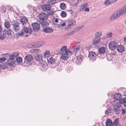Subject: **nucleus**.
<instances>
[{
    "label": "nucleus",
    "instance_id": "f257e3e1",
    "mask_svg": "<svg viewBox=\"0 0 126 126\" xmlns=\"http://www.w3.org/2000/svg\"><path fill=\"white\" fill-rule=\"evenodd\" d=\"M67 48L66 46H63L61 48L60 50V53L62 54L61 59L64 61L67 60L69 56L72 55L71 51Z\"/></svg>",
    "mask_w": 126,
    "mask_h": 126
},
{
    "label": "nucleus",
    "instance_id": "f03ea898",
    "mask_svg": "<svg viewBox=\"0 0 126 126\" xmlns=\"http://www.w3.org/2000/svg\"><path fill=\"white\" fill-rule=\"evenodd\" d=\"M118 45L116 41H111L109 45V49L111 50H113L117 48Z\"/></svg>",
    "mask_w": 126,
    "mask_h": 126
},
{
    "label": "nucleus",
    "instance_id": "7ed1b4c3",
    "mask_svg": "<svg viewBox=\"0 0 126 126\" xmlns=\"http://www.w3.org/2000/svg\"><path fill=\"white\" fill-rule=\"evenodd\" d=\"M121 107V104L117 103L113 106V111L115 113L118 114L120 113V108Z\"/></svg>",
    "mask_w": 126,
    "mask_h": 126
},
{
    "label": "nucleus",
    "instance_id": "20e7f679",
    "mask_svg": "<svg viewBox=\"0 0 126 126\" xmlns=\"http://www.w3.org/2000/svg\"><path fill=\"white\" fill-rule=\"evenodd\" d=\"M88 57L90 60L94 61L96 59V55L94 52L91 51L89 53Z\"/></svg>",
    "mask_w": 126,
    "mask_h": 126
},
{
    "label": "nucleus",
    "instance_id": "39448f33",
    "mask_svg": "<svg viewBox=\"0 0 126 126\" xmlns=\"http://www.w3.org/2000/svg\"><path fill=\"white\" fill-rule=\"evenodd\" d=\"M101 40L100 38L95 37L93 39V45L95 46L96 48L98 47L99 46L97 45L100 42Z\"/></svg>",
    "mask_w": 126,
    "mask_h": 126
},
{
    "label": "nucleus",
    "instance_id": "423d86ee",
    "mask_svg": "<svg viewBox=\"0 0 126 126\" xmlns=\"http://www.w3.org/2000/svg\"><path fill=\"white\" fill-rule=\"evenodd\" d=\"M122 14H120L119 13V11L118 13H115L113 14L111 16L110 19V20H113L115 19L118 17L120 16Z\"/></svg>",
    "mask_w": 126,
    "mask_h": 126
},
{
    "label": "nucleus",
    "instance_id": "0eeeda50",
    "mask_svg": "<svg viewBox=\"0 0 126 126\" xmlns=\"http://www.w3.org/2000/svg\"><path fill=\"white\" fill-rule=\"evenodd\" d=\"M116 48L118 51L119 53H122L125 51L124 47L121 45H118Z\"/></svg>",
    "mask_w": 126,
    "mask_h": 126
},
{
    "label": "nucleus",
    "instance_id": "6e6552de",
    "mask_svg": "<svg viewBox=\"0 0 126 126\" xmlns=\"http://www.w3.org/2000/svg\"><path fill=\"white\" fill-rule=\"evenodd\" d=\"M32 26L34 31H37L40 28L39 24L36 22L32 23Z\"/></svg>",
    "mask_w": 126,
    "mask_h": 126
},
{
    "label": "nucleus",
    "instance_id": "1a4fd4ad",
    "mask_svg": "<svg viewBox=\"0 0 126 126\" xmlns=\"http://www.w3.org/2000/svg\"><path fill=\"white\" fill-rule=\"evenodd\" d=\"M41 46L40 43H36L29 45V47L31 48L38 47Z\"/></svg>",
    "mask_w": 126,
    "mask_h": 126
},
{
    "label": "nucleus",
    "instance_id": "9d476101",
    "mask_svg": "<svg viewBox=\"0 0 126 126\" xmlns=\"http://www.w3.org/2000/svg\"><path fill=\"white\" fill-rule=\"evenodd\" d=\"M19 24L18 22L14 23L13 24V29L14 31L16 32L19 30L20 28L19 26Z\"/></svg>",
    "mask_w": 126,
    "mask_h": 126
},
{
    "label": "nucleus",
    "instance_id": "9b49d317",
    "mask_svg": "<svg viewBox=\"0 0 126 126\" xmlns=\"http://www.w3.org/2000/svg\"><path fill=\"white\" fill-rule=\"evenodd\" d=\"M51 8L50 6L48 4L44 5L43 6L42 8L44 11H50Z\"/></svg>",
    "mask_w": 126,
    "mask_h": 126
},
{
    "label": "nucleus",
    "instance_id": "f8f14e48",
    "mask_svg": "<svg viewBox=\"0 0 126 126\" xmlns=\"http://www.w3.org/2000/svg\"><path fill=\"white\" fill-rule=\"evenodd\" d=\"M32 59V57L31 55H27L25 57V60L26 62H30L31 61Z\"/></svg>",
    "mask_w": 126,
    "mask_h": 126
},
{
    "label": "nucleus",
    "instance_id": "ddd939ff",
    "mask_svg": "<svg viewBox=\"0 0 126 126\" xmlns=\"http://www.w3.org/2000/svg\"><path fill=\"white\" fill-rule=\"evenodd\" d=\"M39 16L40 19L42 20H44L47 19V16L46 14L44 13H42L39 15Z\"/></svg>",
    "mask_w": 126,
    "mask_h": 126
},
{
    "label": "nucleus",
    "instance_id": "4468645a",
    "mask_svg": "<svg viewBox=\"0 0 126 126\" xmlns=\"http://www.w3.org/2000/svg\"><path fill=\"white\" fill-rule=\"evenodd\" d=\"M48 63L50 65L51 64L53 65L55 62V59L51 57L47 60Z\"/></svg>",
    "mask_w": 126,
    "mask_h": 126
},
{
    "label": "nucleus",
    "instance_id": "2eb2a0df",
    "mask_svg": "<svg viewBox=\"0 0 126 126\" xmlns=\"http://www.w3.org/2000/svg\"><path fill=\"white\" fill-rule=\"evenodd\" d=\"M4 32L6 34L9 35H11L12 34L13 32L10 29H5L4 30Z\"/></svg>",
    "mask_w": 126,
    "mask_h": 126
},
{
    "label": "nucleus",
    "instance_id": "dca6fc26",
    "mask_svg": "<svg viewBox=\"0 0 126 126\" xmlns=\"http://www.w3.org/2000/svg\"><path fill=\"white\" fill-rule=\"evenodd\" d=\"M122 95L120 94H114V98L116 100L120 101Z\"/></svg>",
    "mask_w": 126,
    "mask_h": 126
},
{
    "label": "nucleus",
    "instance_id": "f3484780",
    "mask_svg": "<svg viewBox=\"0 0 126 126\" xmlns=\"http://www.w3.org/2000/svg\"><path fill=\"white\" fill-rule=\"evenodd\" d=\"M23 31L26 33L31 34L32 33V30L29 28H28L26 27H24L23 28Z\"/></svg>",
    "mask_w": 126,
    "mask_h": 126
},
{
    "label": "nucleus",
    "instance_id": "a211bd4d",
    "mask_svg": "<svg viewBox=\"0 0 126 126\" xmlns=\"http://www.w3.org/2000/svg\"><path fill=\"white\" fill-rule=\"evenodd\" d=\"M106 48L105 47H102L100 48L98 50V52L100 54H104L105 52Z\"/></svg>",
    "mask_w": 126,
    "mask_h": 126
},
{
    "label": "nucleus",
    "instance_id": "6ab92c4d",
    "mask_svg": "<svg viewBox=\"0 0 126 126\" xmlns=\"http://www.w3.org/2000/svg\"><path fill=\"white\" fill-rule=\"evenodd\" d=\"M43 31L46 33H51L53 32V30L51 28H45L43 29Z\"/></svg>",
    "mask_w": 126,
    "mask_h": 126
},
{
    "label": "nucleus",
    "instance_id": "aec40b11",
    "mask_svg": "<svg viewBox=\"0 0 126 126\" xmlns=\"http://www.w3.org/2000/svg\"><path fill=\"white\" fill-rule=\"evenodd\" d=\"M105 124L106 126H111L112 122L110 119H108L106 121Z\"/></svg>",
    "mask_w": 126,
    "mask_h": 126
},
{
    "label": "nucleus",
    "instance_id": "412c9836",
    "mask_svg": "<svg viewBox=\"0 0 126 126\" xmlns=\"http://www.w3.org/2000/svg\"><path fill=\"white\" fill-rule=\"evenodd\" d=\"M119 13L123 15L126 13V5L119 10Z\"/></svg>",
    "mask_w": 126,
    "mask_h": 126
},
{
    "label": "nucleus",
    "instance_id": "4be33fe9",
    "mask_svg": "<svg viewBox=\"0 0 126 126\" xmlns=\"http://www.w3.org/2000/svg\"><path fill=\"white\" fill-rule=\"evenodd\" d=\"M20 21L23 25L26 24L28 22L27 19L25 17H22Z\"/></svg>",
    "mask_w": 126,
    "mask_h": 126
},
{
    "label": "nucleus",
    "instance_id": "5701e85b",
    "mask_svg": "<svg viewBox=\"0 0 126 126\" xmlns=\"http://www.w3.org/2000/svg\"><path fill=\"white\" fill-rule=\"evenodd\" d=\"M42 56L40 54L36 55L35 57V60L37 61H40L42 60Z\"/></svg>",
    "mask_w": 126,
    "mask_h": 126
},
{
    "label": "nucleus",
    "instance_id": "b1692460",
    "mask_svg": "<svg viewBox=\"0 0 126 126\" xmlns=\"http://www.w3.org/2000/svg\"><path fill=\"white\" fill-rule=\"evenodd\" d=\"M8 65V63H1V64H0V68L4 69L7 67Z\"/></svg>",
    "mask_w": 126,
    "mask_h": 126
},
{
    "label": "nucleus",
    "instance_id": "393cba45",
    "mask_svg": "<svg viewBox=\"0 0 126 126\" xmlns=\"http://www.w3.org/2000/svg\"><path fill=\"white\" fill-rule=\"evenodd\" d=\"M40 23L43 26H48V24L47 22L44 20H41L40 21Z\"/></svg>",
    "mask_w": 126,
    "mask_h": 126
},
{
    "label": "nucleus",
    "instance_id": "a878e982",
    "mask_svg": "<svg viewBox=\"0 0 126 126\" xmlns=\"http://www.w3.org/2000/svg\"><path fill=\"white\" fill-rule=\"evenodd\" d=\"M119 119L117 118L114 121L111 126H116L118 124Z\"/></svg>",
    "mask_w": 126,
    "mask_h": 126
},
{
    "label": "nucleus",
    "instance_id": "bb28decb",
    "mask_svg": "<svg viewBox=\"0 0 126 126\" xmlns=\"http://www.w3.org/2000/svg\"><path fill=\"white\" fill-rule=\"evenodd\" d=\"M102 32L101 31L97 32L95 33V37L100 38V36L102 35Z\"/></svg>",
    "mask_w": 126,
    "mask_h": 126
},
{
    "label": "nucleus",
    "instance_id": "cd10ccee",
    "mask_svg": "<svg viewBox=\"0 0 126 126\" xmlns=\"http://www.w3.org/2000/svg\"><path fill=\"white\" fill-rule=\"evenodd\" d=\"M4 25L6 29H9L11 26V24L9 22L6 21Z\"/></svg>",
    "mask_w": 126,
    "mask_h": 126
},
{
    "label": "nucleus",
    "instance_id": "c85d7f7f",
    "mask_svg": "<svg viewBox=\"0 0 126 126\" xmlns=\"http://www.w3.org/2000/svg\"><path fill=\"white\" fill-rule=\"evenodd\" d=\"M16 61L18 64H19L22 63V60L21 57H19L16 58Z\"/></svg>",
    "mask_w": 126,
    "mask_h": 126
},
{
    "label": "nucleus",
    "instance_id": "c756f323",
    "mask_svg": "<svg viewBox=\"0 0 126 126\" xmlns=\"http://www.w3.org/2000/svg\"><path fill=\"white\" fill-rule=\"evenodd\" d=\"M82 58L83 57L82 56L79 55L77 56L76 57L77 60L80 63L81 61Z\"/></svg>",
    "mask_w": 126,
    "mask_h": 126
},
{
    "label": "nucleus",
    "instance_id": "7c9ffc66",
    "mask_svg": "<svg viewBox=\"0 0 126 126\" xmlns=\"http://www.w3.org/2000/svg\"><path fill=\"white\" fill-rule=\"evenodd\" d=\"M8 64L9 66H12L15 63L14 60H8Z\"/></svg>",
    "mask_w": 126,
    "mask_h": 126
},
{
    "label": "nucleus",
    "instance_id": "2f4dec72",
    "mask_svg": "<svg viewBox=\"0 0 126 126\" xmlns=\"http://www.w3.org/2000/svg\"><path fill=\"white\" fill-rule=\"evenodd\" d=\"M60 8L63 10L65 9L66 8V4L64 3H62L60 4Z\"/></svg>",
    "mask_w": 126,
    "mask_h": 126
},
{
    "label": "nucleus",
    "instance_id": "473e14b6",
    "mask_svg": "<svg viewBox=\"0 0 126 126\" xmlns=\"http://www.w3.org/2000/svg\"><path fill=\"white\" fill-rule=\"evenodd\" d=\"M74 51L73 52V53L74 54H76L77 52H79L80 49L79 47H77V48H74Z\"/></svg>",
    "mask_w": 126,
    "mask_h": 126
},
{
    "label": "nucleus",
    "instance_id": "72a5a7b5",
    "mask_svg": "<svg viewBox=\"0 0 126 126\" xmlns=\"http://www.w3.org/2000/svg\"><path fill=\"white\" fill-rule=\"evenodd\" d=\"M48 4L50 5H52L56 3V2L54 0H48L47 1Z\"/></svg>",
    "mask_w": 126,
    "mask_h": 126
},
{
    "label": "nucleus",
    "instance_id": "f704fd0d",
    "mask_svg": "<svg viewBox=\"0 0 126 126\" xmlns=\"http://www.w3.org/2000/svg\"><path fill=\"white\" fill-rule=\"evenodd\" d=\"M68 23L69 24H70L71 25V26L72 27L74 26L76 24V21L73 20L70 21Z\"/></svg>",
    "mask_w": 126,
    "mask_h": 126
},
{
    "label": "nucleus",
    "instance_id": "c9c22d12",
    "mask_svg": "<svg viewBox=\"0 0 126 126\" xmlns=\"http://www.w3.org/2000/svg\"><path fill=\"white\" fill-rule=\"evenodd\" d=\"M119 102L120 103L123 104L126 103V98H121Z\"/></svg>",
    "mask_w": 126,
    "mask_h": 126
},
{
    "label": "nucleus",
    "instance_id": "e433bc0d",
    "mask_svg": "<svg viewBox=\"0 0 126 126\" xmlns=\"http://www.w3.org/2000/svg\"><path fill=\"white\" fill-rule=\"evenodd\" d=\"M49 51L48 50H47L45 52L44 54V56L45 57H47L49 56Z\"/></svg>",
    "mask_w": 126,
    "mask_h": 126
},
{
    "label": "nucleus",
    "instance_id": "4c0bfd02",
    "mask_svg": "<svg viewBox=\"0 0 126 126\" xmlns=\"http://www.w3.org/2000/svg\"><path fill=\"white\" fill-rule=\"evenodd\" d=\"M41 66L43 68H45L46 69L47 67V63L45 62H42L41 63H40Z\"/></svg>",
    "mask_w": 126,
    "mask_h": 126
},
{
    "label": "nucleus",
    "instance_id": "58836bf2",
    "mask_svg": "<svg viewBox=\"0 0 126 126\" xmlns=\"http://www.w3.org/2000/svg\"><path fill=\"white\" fill-rule=\"evenodd\" d=\"M104 5L106 6H108L109 5L112 4L110 0H106L104 3Z\"/></svg>",
    "mask_w": 126,
    "mask_h": 126
},
{
    "label": "nucleus",
    "instance_id": "ea45409f",
    "mask_svg": "<svg viewBox=\"0 0 126 126\" xmlns=\"http://www.w3.org/2000/svg\"><path fill=\"white\" fill-rule=\"evenodd\" d=\"M67 14L66 12L63 11L61 13V16L62 17H65L66 16Z\"/></svg>",
    "mask_w": 126,
    "mask_h": 126
},
{
    "label": "nucleus",
    "instance_id": "a19ab883",
    "mask_svg": "<svg viewBox=\"0 0 126 126\" xmlns=\"http://www.w3.org/2000/svg\"><path fill=\"white\" fill-rule=\"evenodd\" d=\"M71 25L70 24H69L68 23L67 25L65 27V30L66 31L68 30L72 27Z\"/></svg>",
    "mask_w": 126,
    "mask_h": 126
},
{
    "label": "nucleus",
    "instance_id": "79ce46f5",
    "mask_svg": "<svg viewBox=\"0 0 126 126\" xmlns=\"http://www.w3.org/2000/svg\"><path fill=\"white\" fill-rule=\"evenodd\" d=\"M88 5V4L87 3H85L84 4H83L82 5H81V7H82V9L81 10L82 11L83 10V9H84L85 8H86L87 7V6Z\"/></svg>",
    "mask_w": 126,
    "mask_h": 126
},
{
    "label": "nucleus",
    "instance_id": "37998d69",
    "mask_svg": "<svg viewBox=\"0 0 126 126\" xmlns=\"http://www.w3.org/2000/svg\"><path fill=\"white\" fill-rule=\"evenodd\" d=\"M24 34V32L22 30L20 32H18L16 34L18 36H22Z\"/></svg>",
    "mask_w": 126,
    "mask_h": 126
},
{
    "label": "nucleus",
    "instance_id": "c03bdc74",
    "mask_svg": "<svg viewBox=\"0 0 126 126\" xmlns=\"http://www.w3.org/2000/svg\"><path fill=\"white\" fill-rule=\"evenodd\" d=\"M112 32H110L107 34V37L108 38H110L112 37Z\"/></svg>",
    "mask_w": 126,
    "mask_h": 126
},
{
    "label": "nucleus",
    "instance_id": "a18cd8bd",
    "mask_svg": "<svg viewBox=\"0 0 126 126\" xmlns=\"http://www.w3.org/2000/svg\"><path fill=\"white\" fill-rule=\"evenodd\" d=\"M14 57L13 55L11 54V55L9 56V58L8 60H14Z\"/></svg>",
    "mask_w": 126,
    "mask_h": 126
},
{
    "label": "nucleus",
    "instance_id": "49530a36",
    "mask_svg": "<svg viewBox=\"0 0 126 126\" xmlns=\"http://www.w3.org/2000/svg\"><path fill=\"white\" fill-rule=\"evenodd\" d=\"M65 23H63L61 24L60 25L58 26V27L59 28H61L63 26H65Z\"/></svg>",
    "mask_w": 126,
    "mask_h": 126
},
{
    "label": "nucleus",
    "instance_id": "de8ad7c7",
    "mask_svg": "<svg viewBox=\"0 0 126 126\" xmlns=\"http://www.w3.org/2000/svg\"><path fill=\"white\" fill-rule=\"evenodd\" d=\"M74 32V31H73L67 33L66 35L67 36H70L73 34Z\"/></svg>",
    "mask_w": 126,
    "mask_h": 126
},
{
    "label": "nucleus",
    "instance_id": "09e8293b",
    "mask_svg": "<svg viewBox=\"0 0 126 126\" xmlns=\"http://www.w3.org/2000/svg\"><path fill=\"white\" fill-rule=\"evenodd\" d=\"M3 35H1L0 33V39L2 40H3L5 39L4 36L3 35Z\"/></svg>",
    "mask_w": 126,
    "mask_h": 126
},
{
    "label": "nucleus",
    "instance_id": "8fccbe9b",
    "mask_svg": "<svg viewBox=\"0 0 126 126\" xmlns=\"http://www.w3.org/2000/svg\"><path fill=\"white\" fill-rule=\"evenodd\" d=\"M13 55L15 58H16L18 55L19 53L18 52H15L13 53Z\"/></svg>",
    "mask_w": 126,
    "mask_h": 126
},
{
    "label": "nucleus",
    "instance_id": "3c124183",
    "mask_svg": "<svg viewBox=\"0 0 126 126\" xmlns=\"http://www.w3.org/2000/svg\"><path fill=\"white\" fill-rule=\"evenodd\" d=\"M121 114L122 115H124L126 114V110L125 109H123L121 110Z\"/></svg>",
    "mask_w": 126,
    "mask_h": 126
},
{
    "label": "nucleus",
    "instance_id": "603ef678",
    "mask_svg": "<svg viewBox=\"0 0 126 126\" xmlns=\"http://www.w3.org/2000/svg\"><path fill=\"white\" fill-rule=\"evenodd\" d=\"M47 14L48 15H52L54 14V12L52 11H49L47 12Z\"/></svg>",
    "mask_w": 126,
    "mask_h": 126
},
{
    "label": "nucleus",
    "instance_id": "864d4df0",
    "mask_svg": "<svg viewBox=\"0 0 126 126\" xmlns=\"http://www.w3.org/2000/svg\"><path fill=\"white\" fill-rule=\"evenodd\" d=\"M34 53H37V52H40L41 51L40 50L38 49H34Z\"/></svg>",
    "mask_w": 126,
    "mask_h": 126
},
{
    "label": "nucleus",
    "instance_id": "5fc2aeb1",
    "mask_svg": "<svg viewBox=\"0 0 126 126\" xmlns=\"http://www.w3.org/2000/svg\"><path fill=\"white\" fill-rule=\"evenodd\" d=\"M3 55L4 56L6 57H9V56L11 55V54L9 53H7L4 54Z\"/></svg>",
    "mask_w": 126,
    "mask_h": 126
},
{
    "label": "nucleus",
    "instance_id": "6e6d98bb",
    "mask_svg": "<svg viewBox=\"0 0 126 126\" xmlns=\"http://www.w3.org/2000/svg\"><path fill=\"white\" fill-rule=\"evenodd\" d=\"M6 58L5 57H2L0 58V60L4 62L6 60Z\"/></svg>",
    "mask_w": 126,
    "mask_h": 126
},
{
    "label": "nucleus",
    "instance_id": "4d7b16f0",
    "mask_svg": "<svg viewBox=\"0 0 126 126\" xmlns=\"http://www.w3.org/2000/svg\"><path fill=\"white\" fill-rule=\"evenodd\" d=\"M117 0H110V1H111V2L112 4L116 2Z\"/></svg>",
    "mask_w": 126,
    "mask_h": 126
},
{
    "label": "nucleus",
    "instance_id": "13d9d810",
    "mask_svg": "<svg viewBox=\"0 0 126 126\" xmlns=\"http://www.w3.org/2000/svg\"><path fill=\"white\" fill-rule=\"evenodd\" d=\"M79 30V28H75L74 30L73 31H74V32H75L76 31H78Z\"/></svg>",
    "mask_w": 126,
    "mask_h": 126
},
{
    "label": "nucleus",
    "instance_id": "bf43d9fd",
    "mask_svg": "<svg viewBox=\"0 0 126 126\" xmlns=\"http://www.w3.org/2000/svg\"><path fill=\"white\" fill-rule=\"evenodd\" d=\"M109 110H106L105 111V113L106 114H107V115H108V113H109Z\"/></svg>",
    "mask_w": 126,
    "mask_h": 126
},
{
    "label": "nucleus",
    "instance_id": "052dcab7",
    "mask_svg": "<svg viewBox=\"0 0 126 126\" xmlns=\"http://www.w3.org/2000/svg\"><path fill=\"white\" fill-rule=\"evenodd\" d=\"M34 49H32L30 50V52L31 53H34Z\"/></svg>",
    "mask_w": 126,
    "mask_h": 126
},
{
    "label": "nucleus",
    "instance_id": "680f3d73",
    "mask_svg": "<svg viewBox=\"0 0 126 126\" xmlns=\"http://www.w3.org/2000/svg\"><path fill=\"white\" fill-rule=\"evenodd\" d=\"M89 9L88 8H85V12H88L89 11Z\"/></svg>",
    "mask_w": 126,
    "mask_h": 126
},
{
    "label": "nucleus",
    "instance_id": "e2e57ef3",
    "mask_svg": "<svg viewBox=\"0 0 126 126\" xmlns=\"http://www.w3.org/2000/svg\"><path fill=\"white\" fill-rule=\"evenodd\" d=\"M77 3H74L73 5V6L74 7H76L77 6Z\"/></svg>",
    "mask_w": 126,
    "mask_h": 126
},
{
    "label": "nucleus",
    "instance_id": "0e129e2a",
    "mask_svg": "<svg viewBox=\"0 0 126 126\" xmlns=\"http://www.w3.org/2000/svg\"><path fill=\"white\" fill-rule=\"evenodd\" d=\"M83 26L82 25L81 26H79V27H78V28L79 29V30H80L81 29V28H83Z\"/></svg>",
    "mask_w": 126,
    "mask_h": 126
},
{
    "label": "nucleus",
    "instance_id": "69168bd1",
    "mask_svg": "<svg viewBox=\"0 0 126 126\" xmlns=\"http://www.w3.org/2000/svg\"><path fill=\"white\" fill-rule=\"evenodd\" d=\"M2 31V29L0 25V33H1Z\"/></svg>",
    "mask_w": 126,
    "mask_h": 126
},
{
    "label": "nucleus",
    "instance_id": "338daca9",
    "mask_svg": "<svg viewBox=\"0 0 126 126\" xmlns=\"http://www.w3.org/2000/svg\"><path fill=\"white\" fill-rule=\"evenodd\" d=\"M55 21L56 22H58V19L57 18H56L55 19Z\"/></svg>",
    "mask_w": 126,
    "mask_h": 126
},
{
    "label": "nucleus",
    "instance_id": "774afa93",
    "mask_svg": "<svg viewBox=\"0 0 126 126\" xmlns=\"http://www.w3.org/2000/svg\"><path fill=\"white\" fill-rule=\"evenodd\" d=\"M124 41L126 43V37H125L124 38Z\"/></svg>",
    "mask_w": 126,
    "mask_h": 126
}]
</instances>
